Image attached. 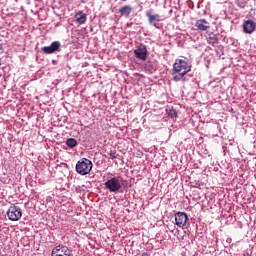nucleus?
I'll use <instances>...</instances> for the list:
<instances>
[{
    "mask_svg": "<svg viewBox=\"0 0 256 256\" xmlns=\"http://www.w3.org/2000/svg\"><path fill=\"white\" fill-rule=\"evenodd\" d=\"M191 67L192 65L191 62H189V59H176L172 68V80H174L176 83H178V81H182L187 73L191 71Z\"/></svg>",
    "mask_w": 256,
    "mask_h": 256,
    "instance_id": "1",
    "label": "nucleus"
},
{
    "mask_svg": "<svg viewBox=\"0 0 256 256\" xmlns=\"http://www.w3.org/2000/svg\"><path fill=\"white\" fill-rule=\"evenodd\" d=\"M121 181V177H112L104 183L105 189L110 193H120L121 189H123Z\"/></svg>",
    "mask_w": 256,
    "mask_h": 256,
    "instance_id": "2",
    "label": "nucleus"
},
{
    "mask_svg": "<svg viewBox=\"0 0 256 256\" xmlns=\"http://www.w3.org/2000/svg\"><path fill=\"white\" fill-rule=\"evenodd\" d=\"M91 169H93V162L87 158H82L76 164V172L79 173V175H89Z\"/></svg>",
    "mask_w": 256,
    "mask_h": 256,
    "instance_id": "3",
    "label": "nucleus"
},
{
    "mask_svg": "<svg viewBox=\"0 0 256 256\" xmlns=\"http://www.w3.org/2000/svg\"><path fill=\"white\" fill-rule=\"evenodd\" d=\"M7 217L10 221H19L21 217H23V212H21V208L15 204H11L7 211Z\"/></svg>",
    "mask_w": 256,
    "mask_h": 256,
    "instance_id": "4",
    "label": "nucleus"
},
{
    "mask_svg": "<svg viewBox=\"0 0 256 256\" xmlns=\"http://www.w3.org/2000/svg\"><path fill=\"white\" fill-rule=\"evenodd\" d=\"M134 55L136 59L140 61H147V55H149V51H147V46L145 44H140L134 50Z\"/></svg>",
    "mask_w": 256,
    "mask_h": 256,
    "instance_id": "5",
    "label": "nucleus"
},
{
    "mask_svg": "<svg viewBox=\"0 0 256 256\" xmlns=\"http://www.w3.org/2000/svg\"><path fill=\"white\" fill-rule=\"evenodd\" d=\"M61 49V42L54 41L50 46H44L41 48L42 53L45 55H53V53H57Z\"/></svg>",
    "mask_w": 256,
    "mask_h": 256,
    "instance_id": "6",
    "label": "nucleus"
},
{
    "mask_svg": "<svg viewBox=\"0 0 256 256\" xmlns=\"http://www.w3.org/2000/svg\"><path fill=\"white\" fill-rule=\"evenodd\" d=\"M52 256H73V251L70 250L67 246H57L52 250Z\"/></svg>",
    "mask_w": 256,
    "mask_h": 256,
    "instance_id": "7",
    "label": "nucleus"
},
{
    "mask_svg": "<svg viewBox=\"0 0 256 256\" xmlns=\"http://www.w3.org/2000/svg\"><path fill=\"white\" fill-rule=\"evenodd\" d=\"M187 213L185 212H177L175 214V223L177 227H185L187 225Z\"/></svg>",
    "mask_w": 256,
    "mask_h": 256,
    "instance_id": "8",
    "label": "nucleus"
},
{
    "mask_svg": "<svg viewBox=\"0 0 256 256\" xmlns=\"http://www.w3.org/2000/svg\"><path fill=\"white\" fill-rule=\"evenodd\" d=\"M146 17L148 18L150 25H152L156 29H159V26H157V23H160V21H163V19H161V15L151 14V12H146Z\"/></svg>",
    "mask_w": 256,
    "mask_h": 256,
    "instance_id": "9",
    "label": "nucleus"
},
{
    "mask_svg": "<svg viewBox=\"0 0 256 256\" xmlns=\"http://www.w3.org/2000/svg\"><path fill=\"white\" fill-rule=\"evenodd\" d=\"M256 25L253 20H246L243 22V31L244 33H247L248 35H251L255 32Z\"/></svg>",
    "mask_w": 256,
    "mask_h": 256,
    "instance_id": "10",
    "label": "nucleus"
},
{
    "mask_svg": "<svg viewBox=\"0 0 256 256\" xmlns=\"http://www.w3.org/2000/svg\"><path fill=\"white\" fill-rule=\"evenodd\" d=\"M196 27L199 31H207L209 29V22L205 19H200L196 21Z\"/></svg>",
    "mask_w": 256,
    "mask_h": 256,
    "instance_id": "11",
    "label": "nucleus"
},
{
    "mask_svg": "<svg viewBox=\"0 0 256 256\" xmlns=\"http://www.w3.org/2000/svg\"><path fill=\"white\" fill-rule=\"evenodd\" d=\"M209 45H217L219 43V34L210 33L206 36Z\"/></svg>",
    "mask_w": 256,
    "mask_h": 256,
    "instance_id": "12",
    "label": "nucleus"
},
{
    "mask_svg": "<svg viewBox=\"0 0 256 256\" xmlns=\"http://www.w3.org/2000/svg\"><path fill=\"white\" fill-rule=\"evenodd\" d=\"M75 19L79 25L85 24V21H87V15L83 11H79L75 14Z\"/></svg>",
    "mask_w": 256,
    "mask_h": 256,
    "instance_id": "13",
    "label": "nucleus"
},
{
    "mask_svg": "<svg viewBox=\"0 0 256 256\" xmlns=\"http://www.w3.org/2000/svg\"><path fill=\"white\" fill-rule=\"evenodd\" d=\"M131 11H133V8L130 5H125L118 10L122 17H129V15H131Z\"/></svg>",
    "mask_w": 256,
    "mask_h": 256,
    "instance_id": "14",
    "label": "nucleus"
},
{
    "mask_svg": "<svg viewBox=\"0 0 256 256\" xmlns=\"http://www.w3.org/2000/svg\"><path fill=\"white\" fill-rule=\"evenodd\" d=\"M67 147H70V149H73L77 147V140L75 138H68L66 140Z\"/></svg>",
    "mask_w": 256,
    "mask_h": 256,
    "instance_id": "15",
    "label": "nucleus"
},
{
    "mask_svg": "<svg viewBox=\"0 0 256 256\" xmlns=\"http://www.w3.org/2000/svg\"><path fill=\"white\" fill-rule=\"evenodd\" d=\"M168 117H170V119H177V110L171 108L169 110H166Z\"/></svg>",
    "mask_w": 256,
    "mask_h": 256,
    "instance_id": "16",
    "label": "nucleus"
},
{
    "mask_svg": "<svg viewBox=\"0 0 256 256\" xmlns=\"http://www.w3.org/2000/svg\"><path fill=\"white\" fill-rule=\"evenodd\" d=\"M235 3L240 9H245V5L249 3V0H235Z\"/></svg>",
    "mask_w": 256,
    "mask_h": 256,
    "instance_id": "17",
    "label": "nucleus"
},
{
    "mask_svg": "<svg viewBox=\"0 0 256 256\" xmlns=\"http://www.w3.org/2000/svg\"><path fill=\"white\" fill-rule=\"evenodd\" d=\"M117 157H118L117 152H115V151L110 152V159H117Z\"/></svg>",
    "mask_w": 256,
    "mask_h": 256,
    "instance_id": "18",
    "label": "nucleus"
},
{
    "mask_svg": "<svg viewBox=\"0 0 256 256\" xmlns=\"http://www.w3.org/2000/svg\"><path fill=\"white\" fill-rule=\"evenodd\" d=\"M0 53H3V43L0 41Z\"/></svg>",
    "mask_w": 256,
    "mask_h": 256,
    "instance_id": "19",
    "label": "nucleus"
},
{
    "mask_svg": "<svg viewBox=\"0 0 256 256\" xmlns=\"http://www.w3.org/2000/svg\"><path fill=\"white\" fill-rule=\"evenodd\" d=\"M142 256H149V254L148 253H143Z\"/></svg>",
    "mask_w": 256,
    "mask_h": 256,
    "instance_id": "20",
    "label": "nucleus"
},
{
    "mask_svg": "<svg viewBox=\"0 0 256 256\" xmlns=\"http://www.w3.org/2000/svg\"><path fill=\"white\" fill-rule=\"evenodd\" d=\"M243 256H249V253L243 254Z\"/></svg>",
    "mask_w": 256,
    "mask_h": 256,
    "instance_id": "21",
    "label": "nucleus"
}]
</instances>
